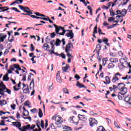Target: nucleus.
<instances>
[{
    "label": "nucleus",
    "instance_id": "obj_1",
    "mask_svg": "<svg viewBox=\"0 0 131 131\" xmlns=\"http://www.w3.org/2000/svg\"><path fill=\"white\" fill-rule=\"evenodd\" d=\"M53 26H54L55 28V33L56 34H59V35H64L66 31H69V33H68L66 34V36L67 37H70V39H72L73 37H74V34L73 33V31L72 30H65L64 27H61L60 26H57L56 24H53Z\"/></svg>",
    "mask_w": 131,
    "mask_h": 131
},
{
    "label": "nucleus",
    "instance_id": "obj_2",
    "mask_svg": "<svg viewBox=\"0 0 131 131\" xmlns=\"http://www.w3.org/2000/svg\"><path fill=\"white\" fill-rule=\"evenodd\" d=\"M122 75L121 74L119 73H116L114 75V77H113L112 81L113 82H116V81H119L121 79H129L131 78V76H129L128 75H126L125 77H121Z\"/></svg>",
    "mask_w": 131,
    "mask_h": 131
},
{
    "label": "nucleus",
    "instance_id": "obj_3",
    "mask_svg": "<svg viewBox=\"0 0 131 131\" xmlns=\"http://www.w3.org/2000/svg\"><path fill=\"white\" fill-rule=\"evenodd\" d=\"M72 48L73 49V44L71 43V41H70V42L66 45L65 49V52L67 53V55L69 58H70V57L73 58V57L71 54H70V53H72V49H71Z\"/></svg>",
    "mask_w": 131,
    "mask_h": 131
},
{
    "label": "nucleus",
    "instance_id": "obj_4",
    "mask_svg": "<svg viewBox=\"0 0 131 131\" xmlns=\"http://www.w3.org/2000/svg\"><path fill=\"white\" fill-rule=\"evenodd\" d=\"M0 92H5V93H7L9 95H11V91L6 88V85L4 83L0 82Z\"/></svg>",
    "mask_w": 131,
    "mask_h": 131
},
{
    "label": "nucleus",
    "instance_id": "obj_5",
    "mask_svg": "<svg viewBox=\"0 0 131 131\" xmlns=\"http://www.w3.org/2000/svg\"><path fill=\"white\" fill-rule=\"evenodd\" d=\"M52 120H55L56 125H60L62 124L63 121L61 119V117H58L56 116H54L52 118Z\"/></svg>",
    "mask_w": 131,
    "mask_h": 131
},
{
    "label": "nucleus",
    "instance_id": "obj_6",
    "mask_svg": "<svg viewBox=\"0 0 131 131\" xmlns=\"http://www.w3.org/2000/svg\"><path fill=\"white\" fill-rule=\"evenodd\" d=\"M18 7L19 9H20V10L24 11L25 13H27L28 14H29V15H32V14H33L32 12L30 11H31V10H30V9H29V8H28V7H24L21 5H19Z\"/></svg>",
    "mask_w": 131,
    "mask_h": 131
},
{
    "label": "nucleus",
    "instance_id": "obj_7",
    "mask_svg": "<svg viewBox=\"0 0 131 131\" xmlns=\"http://www.w3.org/2000/svg\"><path fill=\"white\" fill-rule=\"evenodd\" d=\"M89 124L91 127H94L98 124V121L95 118H90L89 119Z\"/></svg>",
    "mask_w": 131,
    "mask_h": 131
},
{
    "label": "nucleus",
    "instance_id": "obj_8",
    "mask_svg": "<svg viewBox=\"0 0 131 131\" xmlns=\"http://www.w3.org/2000/svg\"><path fill=\"white\" fill-rule=\"evenodd\" d=\"M23 90L24 94H30V91L29 90V87L28 86V84H25V83H23Z\"/></svg>",
    "mask_w": 131,
    "mask_h": 131
},
{
    "label": "nucleus",
    "instance_id": "obj_9",
    "mask_svg": "<svg viewBox=\"0 0 131 131\" xmlns=\"http://www.w3.org/2000/svg\"><path fill=\"white\" fill-rule=\"evenodd\" d=\"M98 42L99 43H102V42H104L105 45H106L107 47H110V43L108 42L109 41V40L107 38H104L102 40H101L100 39H98L97 40Z\"/></svg>",
    "mask_w": 131,
    "mask_h": 131
},
{
    "label": "nucleus",
    "instance_id": "obj_10",
    "mask_svg": "<svg viewBox=\"0 0 131 131\" xmlns=\"http://www.w3.org/2000/svg\"><path fill=\"white\" fill-rule=\"evenodd\" d=\"M33 76H34L33 74H32V73H30V75H29L28 76V81H30V80L32 79L31 82H34V79L33 78Z\"/></svg>",
    "mask_w": 131,
    "mask_h": 131
},
{
    "label": "nucleus",
    "instance_id": "obj_11",
    "mask_svg": "<svg viewBox=\"0 0 131 131\" xmlns=\"http://www.w3.org/2000/svg\"><path fill=\"white\" fill-rule=\"evenodd\" d=\"M101 49H102L101 45L98 44L96 45V49H95L94 51H96L98 56H99L100 54V51H101Z\"/></svg>",
    "mask_w": 131,
    "mask_h": 131
},
{
    "label": "nucleus",
    "instance_id": "obj_12",
    "mask_svg": "<svg viewBox=\"0 0 131 131\" xmlns=\"http://www.w3.org/2000/svg\"><path fill=\"white\" fill-rule=\"evenodd\" d=\"M121 92H119V94H121L122 96L125 95L127 93V89L126 88H124L120 90Z\"/></svg>",
    "mask_w": 131,
    "mask_h": 131
},
{
    "label": "nucleus",
    "instance_id": "obj_13",
    "mask_svg": "<svg viewBox=\"0 0 131 131\" xmlns=\"http://www.w3.org/2000/svg\"><path fill=\"white\" fill-rule=\"evenodd\" d=\"M13 125H14V126H16V127H18V128H19V129H20V128H21V123H20V122H18V121H17V122H12Z\"/></svg>",
    "mask_w": 131,
    "mask_h": 131
},
{
    "label": "nucleus",
    "instance_id": "obj_14",
    "mask_svg": "<svg viewBox=\"0 0 131 131\" xmlns=\"http://www.w3.org/2000/svg\"><path fill=\"white\" fill-rule=\"evenodd\" d=\"M98 25H96L95 27H94V31H93V36L95 38H97V36H96V34L98 33Z\"/></svg>",
    "mask_w": 131,
    "mask_h": 131
},
{
    "label": "nucleus",
    "instance_id": "obj_15",
    "mask_svg": "<svg viewBox=\"0 0 131 131\" xmlns=\"http://www.w3.org/2000/svg\"><path fill=\"white\" fill-rule=\"evenodd\" d=\"M125 88V84L123 83H120L118 84L117 89L120 91Z\"/></svg>",
    "mask_w": 131,
    "mask_h": 131
},
{
    "label": "nucleus",
    "instance_id": "obj_16",
    "mask_svg": "<svg viewBox=\"0 0 131 131\" xmlns=\"http://www.w3.org/2000/svg\"><path fill=\"white\" fill-rule=\"evenodd\" d=\"M0 10H2L0 11V13L2 12H6L7 11H9V10H10V8H9V7H8V6L1 7Z\"/></svg>",
    "mask_w": 131,
    "mask_h": 131
},
{
    "label": "nucleus",
    "instance_id": "obj_17",
    "mask_svg": "<svg viewBox=\"0 0 131 131\" xmlns=\"http://www.w3.org/2000/svg\"><path fill=\"white\" fill-rule=\"evenodd\" d=\"M24 112L23 113V116H28L29 115V112H28V110H26V108L25 107H23Z\"/></svg>",
    "mask_w": 131,
    "mask_h": 131
},
{
    "label": "nucleus",
    "instance_id": "obj_18",
    "mask_svg": "<svg viewBox=\"0 0 131 131\" xmlns=\"http://www.w3.org/2000/svg\"><path fill=\"white\" fill-rule=\"evenodd\" d=\"M124 101L125 102H126V103H127L128 104H129V105H130V106H131V98L127 96L126 97L124 98Z\"/></svg>",
    "mask_w": 131,
    "mask_h": 131
},
{
    "label": "nucleus",
    "instance_id": "obj_19",
    "mask_svg": "<svg viewBox=\"0 0 131 131\" xmlns=\"http://www.w3.org/2000/svg\"><path fill=\"white\" fill-rule=\"evenodd\" d=\"M110 62H111V63H117L118 62V58L115 57H111L110 59Z\"/></svg>",
    "mask_w": 131,
    "mask_h": 131
},
{
    "label": "nucleus",
    "instance_id": "obj_20",
    "mask_svg": "<svg viewBox=\"0 0 131 131\" xmlns=\"http://www.w3.org/2000/svg\"><path fill=\"white\" fill-rule=\"evenodd\" d=\"M76 85L80 89H81V88H84V89H88V87L86 86H85L84 85L80 83V82H77Z\"/></svg>",
    "mask_w": 131,
    "mask_h": 131
},
{
    "label": "nucleus",
    "instance_id": "obj_21",
    "mask_svg": "<svg viewBox=\"0 0 131 131\" xmlns=\"http://www.w3.org/2000/svg\"><path fill=\"white\" fill-rule=\"evenodd\" d=\"M56 80L57 82H61V77H60V73L59 72H57V75H56Z\"/></svg>",
    "mask_w": 131,
    "mask_h": 131
},
{
    "label": "nucleus",
    "instance_id": "obj_22",
    "mask_svg": "<svg viewBox=\"0 0 131 131\" xmlns=\"http://www.w3.org/2000/svg\"><path fill=\"white\" fill-rule=\"evenodd\" d=\"M9 79H10V78H9V74H6L3 76V81H9Z\"/></svg>",
    "mask_w": 131,
    "mask_h": 131
},
{
    "label": "nucleus",
    "instance_id": "obj_23",
    "mask_svg": "<svg viewBox=\"0 0 131 131\" xmlns=\"http://www.w3.org/2000/svg\"><path fill=\"white\" fill-rule=\"evenodd\" d=\"M70 66L69 64H66V67H63L62 68V71H63V72H67V70H68V69H69L70 68Z\"/></svg>",
    "mask_w": 131,
    "mask_h": 131
},
{
    "label": "nucleus",
    "instance_id": "obj_24",
    "mask_svg": "<svg viewBox=\"0 0 131 131\" xmlns=\"http://www.w3.org/2000/svg\"><path fill=\"white\" fill-rule=\"evenodd\" d=\"M54 85V84L53 83V82H50V83H49V84H48V88L47 89L48 90H52L53 89V85Z\"/></svg>",
    "mask_w": 131,
    "mask_h": 131
},
{
    "label": "nucleus",
    "instance_id": "obj_25",
    "mask_svg": "<svg viewBox=\"0 0 131 131\" xmlns=\"http://www.w3.org/2000/svg\"><path fill=\"white\" fill-rule=\"evenodd\" d=\"M13 67H14V68L17 70H22V69H21V67H20V66H19L18 64H14Z\"/></svg>",
    "mask_w": 131,
    "mask_h": 131
},
{
    "label": "nucleus",
    "instance_id": "obj_26",
    "mask_svg": "<svg viewBox=\"0 0 131 131\" xmlns=\"http://www.w3.org/2000/svg\"><path fill=\"white\" fill-rule=\"evenodd\" d=\"M78 118H79V120H82V119H85V116L83 115L79 114L78 115Z\"/></svg>",
    "mask_w": 131,
    "mask_h": 131
},
{
    "label": "nucleus",
    "instance_id": "obj_27",
    "mask_svg": "<svg viewBox=\"0 0 131 131\" xmlns=\"http://www.w3.org/2000/svg\"><path fill=\"white\" fill-rule=\"evenodd\" d=\"M96 131H106V130L105 129V128L103 127V126H99Z\"/></svg>",
    "mask_w": 131,
    "mask_h": 131
},
{
    "label": "nucleus",
    "instance_id": "obj_28",
    "mask_svg": "<svg viewBox=\"0 0 131 131\" xmlns=\"http://www.w3.org/2000/svg\"><path fill=\"white\" fill-rule=\"evenodd\" d=\"M7 104V101L3 99L2 100H0V105L1 106H3L4 105H6Z\"/></svg>",
    "mask_w": 131,
    "mask_h": 131
},
{
    "label": "nucleus",
    "instance_id": "obj_29",
    "mask_svg": "<svg viewBox=\"0 0 131 131\" xmlns=\"http://www.w3.org/2000/svg\"><path fill=\"white\" fill-rule=\"evenodd\" d=\"M61 40H60V39L59 38H57L56 42H55V46H56L57 47L60 46V43H61Z\"/></svg>",
    "mask_w": 131,
    "mask_h": 131
},
{
    "label": "nucleus",
    "instance_id": "obj_30",
    "mask_svg": "<svg viewBox=\"0 0 131 131\" xmlns=\"http://www.w3.org/2000/svg\"><path fill=\"white\" fill-rule=\"evenodd\" d=\"M38 116L40 118H41L42 116H43V114L42 113V111L40 108L39 109Z\"/></svg>",
    "mask_w": 131,
    "mask_h": 131
},
{
    "label": "nucleus",
    "instance_id": "obj_31",
    "mask_svg": "<svg viewBox=\"0 0 131 131\" xmlns=\"http://www.w3.org/2000/svg\"><path fill=\"white\" fill-rule=\"evenodd\" d=\"M43 48H46V51H50V46L48 45L47 43H45L43 45Z\"/></svg>",
    "mask_w": 131,
    "mask_h": 131
},
{
    "label": "nucleus",
    "instance_id": "obj_32",
    "mask_svg": "<svg viewBox=\"0 0 131 131\" xmlns=\"http://www.w3.org/2000/svg\"><path fill=\"white\" fill-rule=\"evenodd\" d=\"M108 69H112V68H114V64L113 63H110L107 66Z\"/></svg>",
    "mask_w": 131,
    "mask_h": 131
},
{
    "label": "nucleus",
    "instance_id": "obj_33",
    "mask_svg": "<svg viewBox=\"0 0 131 131\" xmlns=\"http://www.w3.org/2000/svg\"><path fill=\"white\" fill-rule=\"evenodd\" d=\"M7 38V35H3L2 36V37H0V41L4 42V40H5V38Z\"/></svg>",
    "mask_w": 131,
    "mask_h": 131
},
{
    "label": "nucleus",
    "instance_id": "obj_34",
    "mask_svg": "<svg viewBox=\"0 0 131 131\" xmlns=\"http://www.w3.org/2000/svg\"><path fill=\"white\" fill-rule=\"evenodd\" d=\"M122 12H123V13H122V16H123V17H124V16L126 15L127 11L125 9H122Z\"/></svg>",
    "mask_w": 131,
    "mask_h": 131
},
{
    "label": "nucleus",
    "instance_id": "obj_35",
    "mask_svg": "<svg viewBox=\"0 0 131 131\" xmlns=\"http://www.w3.org/2000/svg\"><path fill=\"white\" fill-rule=\"evenodd\" d=\"M110 12L111 16H115V15H116V14L115 13L114 11H113L112 9H111L110 10Z\"/></svg>",
    "mask_w": 131,
    "mask_h": 131
},
{
    "label": "nucleus",
    "instance_id": "obj_36",
    "mask_svg": "<svg viewBox=\"0 0 131 131\" xmlns=\"http://www.w3.org/2000/svg\"><path fill=\"white\" fill-rule=\"evenodd\" d=\"M62 91L64 94H69V90H68L67 88H64L62 89Z\"/></svg>",
    "mask_w": 131,
    "mask_h": 131
},
{
    "label": "nucleus",
    "instance_id": "obj_37",
    "mask_svg": "<svg viewBox=\"0 0 131 131\" xmlns=\"http://www.w3.org/2000/svg\"><path fill=\"white\" fill-rule=\"evenodd\" d=\"M90 115H91L92 116H95L96 115H99V114L98 113H96L94 112V111H93L90 112Z\"/></svg>",
    "mask_w": 131,
    "mask_h": 131
},
{
    "label": "nucleus",
    "instance_id": "obj_38",
    "mask_svg": "<svg viewBox=\"0 0 131 131\" xmlns=\"http://www.w3.org/2000/svg\"><path fill=\"white\" fill-rule=\"evenodd\" d=\"M35 15L37 16H40L41 17H46V15L42 14L39 13V12H34Z\"/></svg>",
    "mask_w": 131,
    "mask_h": 131
},
{
    "label": "nucleus",
    "instance_id": "obj_39",
    "mask_svg": "<svg viewBox=\"0 0 131 131\" xmlns=\"http://www.w3.org/2000/svg\"><path fill=\"white\" fill-rule=\"evenodd\" d=\"M30 17H31V18H35L36 19H40L41 20V19H42V17H38V16H36L35 15H30Z\"/></svg>",
    "mask_w": 131,
    "mask_h": 131
},
{
    "label": "nucleus",
    "instance_id": "obj_40",
    "mask_svg": "<svg viewBox=\"0 0 131 131\" xmlns=\"http://www.w3.org/2000/svg\"><path fill=\"white\" fill-rule=\"evenodd\" d=\"M106 63H107V59L106 58H103L102 59V65H103V66H105V65H106Z\"/></svg>",
    "mask_w": 131,
    "mask_h": 131
},
{
    "label": "nucleus",
    "instance_id": "obj_41",
    "mask_svg": "<svg viewBox=\"0 0 131 131\" xmlns=\"http://www.w3.org/2000/svg\"><path fill=\"white\" fill-rule=\"evenodd\" d=\"M21 117H23V118H24V119H28V120H29L30 122H31L32 120V118L31 117H23V116H21Z\"/></svg>",
    "mask_w": 131,
    "mask_h": 131
},
{
    "label": "nucleus",
    "instance_id": "obj_42",
    "mask_svg": "<svg viewBox=\"0 0 131 131\" xmlns=\"http://www.w3.org/2000/svg\"><path fill=\"white\" fill-rule=\"evenodd\" d=\"M16 118L17 119H20V118H21V114H20L19 112L16 113Z\"/></svg>",
    "mask_w": 131,
    "mask_h": 131
},
{
    "label": "nucleus",
    "instance_id": "obj_43",
    "mask_svg": "<svg viewBox=\"0 0 131 131\" xmlns=\"http://www.w3.org/2000/svg\"><path fill=\"white\" fill-rule=\"evenodd\" d=\"M11 10H14V11H15V12H17V13H21V11L20 10H18L16 7L11 8Z\"/></svg>",
    "mask_w": 131,
    "mask_h": 131
},
{
    "label": "nucleus",
    "instance_id": "obj_44",
    "mask_svg": "<svg viewBox=\"0 0 131 131\" xmlns=\"http://www.w3.org/2000/svg\"><path fill=\"white\" fill-rule=\"evenodd\" d=\"M30 111L31 112H32V113H33V114H34V113H36L37 112V109L34 108L31 110Z\"/></svg>",
    "mask_w": 131,
    "mask_h": 131
},
{
    "label": "nucleus",
    "instance_id": "obj_45",
    "mask_svg": "<svg viewBox=\"0 0 131 131\" xmlns=\"http://www.w3.org/2000/svg\"><path fill=\"white\" fill-rule=\"evenodd\" d=\"M114 20H115V17H110L108 18V21L112 22V21H114Z\"/></svg>",
    "mask_w": 131,
    "mask_h": 131
},
{
    "label": "nucleus",
    "instance_id": "obj_46",
    "mask_svg": "<svg viewBox=\"0 0 131 131\" xmlns=\"http://www.w3.org/2000/svg\"><path fill=\"white\" fill-rule=\"evenodd\" d=\"M50 37H51V38H54L55 36H56V33L55 32H53L50 33Z\"/></svg>",
    "mask_w": 131,
    "mask_h": 131
},
{
    "label": "nucleus",
    "instance_id": "obj_47",
    "mask_svg": "<svg viewBox=\"0 0 131 131\" xmlns=\"http://www.w3.org/2000/svg\"><path fill=\"white\" fill-rule=\"evenodd\" d=\"M98 33L100 34H103V35L106 34L105 33H102V29H101L100 28H98Z\"/></svg>",
    "mask_w": 131,
    "mask_h": 131
},
{
    "label": "nucleus",
    "instance_id": "obj_48",
    "mask_svg": "<svg viewBox=\"0 0 131 131\" xmlns=\"http://www.w3.org/2000/svg\"><path fill=\"white\" fill-rule=\"evenodd\" d=\"M10 107H11V109H12V110H15V109H16V104H11L10 105Z\"/></svg>",
    "mask_w": 131,
    "mask_h": 131
},
{
    "label": "nucleus",
    "instance_id": "obj_49",
    "mask_svg": "<svg viewBox=\"0 0 131 131\" xmlns=\"http://www.w3.org/2000/svg\"><path fill=\"white\" fill-rule=\"evenodd\" d=\"M116 12L117 13L116 15H122V12L119 10L116 11Z\"/></svg>",
    "mask_w": 131,
    "mask_h": 131
},
{
    "label": "nucleus",
    "instance_id": "obj_50",
    "mask_svg": "<svg viewBox=\"0 0 131 131\" xmlns=\"http://www.w3.org/2000/svg\"><path fill=\"white\" fill-rule=\"evenodd\" d=\"M34 46H33V44H31V49L30 51L31 52H34Z\"/></svg>",
    "mask_w": 131,
    "mask_h": 131
},
{
    "label": "nucleus",
    "instance_id": "obj_51",
    "mask_svg": "<svg viewBox=\"0 0 131 131\" xmlns=\"http://www.w3.org/2000/svg\"><path fill=\"white\" fill-rule=\"evenodd\" d=\"M15 40L14 36H12V38L11 39H10V38H8V41H10V42H12V41H14V40Z\"/></svg>",
    "mask_w": 131,
    "mask_h": 131
},
{
    "label": "nucleus",
    "instance_id": "obj_52",
    "mask_svg": "<svg viewBox=\"0 0 131 131\" xmlns=\"http://www.w3.org/2000/svg\"><path fill=\"white\" fill-rule=\"evenodd\" d=\"M39 123H40V122H39V120H38L36 121V126H37V127H38V128H40V126H39Z\"/></svg>",
    "mask_w": 131,
    "mask_h": 131
},
{
    "label": "nucleus",
    "instance_id": "obj_53",
    "mask_svg": "<svg viewBox=\"0 0 131 131\" xmlns=\"http://www.w3.org/2000/svg\"><path fill=\"white\" fill-rule=\"evenodd\" d=\"M75 78H76V80H78V79H80V76L77 74H76L75 75Z\"/></svg>",
    "mask_w": 131,
    "mask_h": 131
},
{
    "label": "nucleus",
    "instance_id": "obj_54",
    "mask_svg": "<svg viewBox=\"0 0 131 131\" xmlns=\"http://www.w3.org/2000/svg\"><path fill=\"white\" fill-rule=\"evenodd\" d=\"M49 19H50V17L47 16V17H42L41 20H45V21H49Z\"/></svg>",
    "mask_w": 131,
    "mask_h": 131
},
{
    "label": "nucleus",
    "instance_id": "obj_55",
    "mask_svg": "<svg viewBox=\"0 0 131 131\" xmlns=\"http://www.w3.org/2000/svg\"><path fill=\"white\" fill-rule=\"evenodd\" d=\"M25 106H29L30 104L29 103V101L27 100L24 103Z\"/></svg>",
    "mask_w": 131,
    "mask_h": 131
},
{
    "label": "nucleus",
    "instance_id": "obj_56",
    "mask_svg": "<svg viewBox=\"0 0 131 131\" xmlns=\"http://www.w3.org/2000/svg\"><path fill=\"white\" fill-rule=\"evenodd\" d=\"M118 55L120 57H123V53H122V51H119Z\"/></svg>",
    "mask_w": 131,
    "mask_h": 131
},
{
    "label": "nucleus",
    "instance_id": "obj_57",
    "mask_svg": "<svg viewBox=\"0 0 131 131\" xmlns=\"http://www.w3.org/2000/svg\"><path fill=\"white\" fill-rule=\"evenodd\" d=\"M114 125L116 127H117V128H120V126H119V125L117 124V122H115Z\"/></svg>",
    "mask_w": 131,
    "mask_h": 131
},
{
    "label": "nucleus",
    "instance_id": "obj_58",
    "mask_svg": "<svg viewBox=\"0 0 131 131\" xmlns=\"http://www.w3.org/2000/svg\"><path fill=\"white\" fill-rule=\"evenodd\" d=\"M63 128L64 129H67V130H71V128H70V127H68L67 126H64Z\"/></svg>",
    "mask_w": 131,
    "mask_h": 131
},
{
    "label": "nucleus",
    "instance_id": "obj_59",
    "mask_svg": "<svg viewBox=\"0 0 131 131\" xmlns=\"http://www.w3.org/2000/svg\"><path fill=\"white\" fill-rule=\"evenodd\" d=\"M59 56H60V57H61L62 59H66V55H65V54H64L63 53H61Z\"/></svg>",
    "mask_w": 131,
    "mask_h": 131
},
{
    "label": "nucleus",
    "instance_id": "obj_60",
    "mask_svg": "<svg viewBox=\"0 0 131 131\" xmlns=\"http://www.w3.org/2000/svg\"><path fill=\"white\" fill-rule=\"evenodd\" d=\"M105 80H106V82H110V78L108 76H106Z\"/></svg>",
    "mask_w": 131,
    "mask_h": 131
},
{
    "label": "nucleus",
    "instance_id": "obj_61",
    "mask_svg": "<svg viewBox=\"0 0 131 131\" xmlns=\"http://www.w3.org/2000/svg\"><path fill=\"white\" fill-rule=\"evenodd\" d=\"M9 49H6L4 53V55H8V54H9Z\"/></svg>",
    "mask_w": 131,
    "mask_h": 131
},
{
    "label": "nucleus",
    "instance_id": "obj_62",
    "mask_svg": "<svg viewBox=\"0 0 131 131\" xmlns=\"http://www.w3.org/2000/svg\"><path fill=\"white\" fill-rule=\"evenodd\" d=\"M15 2H17L18 3L16 4H18L19 5L23 3V0H15Z\"/></svg>",
    "mask_w": 131,
    "mask_h": 131
},
{
    "label": "nucleus",
    "instance_id": "obj_63",
    "mask_svg": "<svg viewBox=\"0 0 131 131\" xmlns=\"http://www.w3.org/2000/svg\"><path fill=\"white\" fill-rule=\"evenodd\" d=\"M121 94H120L119 93V94H118V99H119V100H122V96H121Z\"/></svg>",
    "mask_w": 131,
    "mask_h": 131
},
{
    "label": "nucleus",
    "instance_id": "obj_64",
    "mask_svg": "<svg viewBox=\"0 0 131 131\" xmlns=\"http://www.w3.org/2000/svg\"><path fill=\"white\" fill-rule=\"evenodd\" d=\"M13 90L14 91H19V90H20V88H17V86H13Z\"/></svg>",
    "mask_w": 131,
    "mask_h": 131
}]
</instances>
